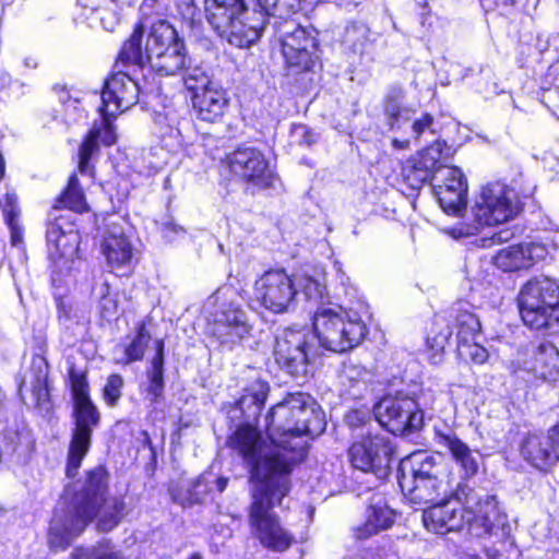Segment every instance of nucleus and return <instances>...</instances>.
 Wrapping results in <instances>:
<instances>
[{"label":"nucleus","mask_w":559,"mask_h":559,"mask_svg":"<svg viewBox=\"0 0 559 559\" xmlns=\"http://www.w3.org/2000/svg\"><path fill=\"white\" fill-rule=\"evenodd\" d=\"M270 386L257 381L237 401L245 423L229 436L227 444L248 467L254 481L249 519L260 543L274 551L286 550L294 540L273 512L290 490L293 466L301 459L302 436L321 435L326 426L318 403L307 393L287 394L265 416L267 438L253 426L265 404Z\"/></svg>","instance_id":"obj_1"},{"label":"nucleus","mask_w":559,"mask_h":559,"mask_svg":"<svg viewBox=\"0 0 559 559\" xmlns=\"http://www.w3.org/2000/svg\"><path fill=\"white\" fill-rule=\"evenodd\" d=\"M107 473L103 467L88 472L83 484L66 488L50 522L48 544L51 549L64 550L96 518L97 527L103 532L120 523L126 511L124 500L107 498Z\"/></svg>","instance_id":"obj_2"},{"label":"nucleus","mask_w":559,"mask_h":559,"mask_svg":"<svg viewBox=\"0 0 559 559\" xmlns=\"http://www.w3.org/2000/svg\"><path fill=\"white\" fill-rule=\"evenodd\" d=\"M301 0H205L206 21L231 46L247 48L275 21L290 20Z\"/></svg>","instance_id":"obj_3"},{"label":"nucleus","mask_w":559,"mask_h":559,"mask_svg":"<svg viewBox=\"0 0 559 559\" xmlns=\"http://www.w3.org/2000/svg\"><path fill=\"white\" fill-rule=\"evenodd\" d=\"M522 210L518 192L508 185L496 181L484 186L472 206V221L452 228L453 237H468L484 226H493L514 218Z\"/></svg>","instance_id":"obj_4"},{"label":"nucleus","mask_w":559,"mask_h":559,"mask_svg":"<svg viewBox=\"0 0 559 559\" xmlns=\"http://www.w3.org/2000/svg\"><path fill=\"white\" fill-rule=\"evenodd\" d=\"M314 338L331 352L344 353L359 345L368 333L357 312H348L338 305L321 307L312 316Z\"/></svg>","instance_id":"obj_5"},{"label":"nucleus","mask_w":559,"mask_h":559,"mask_svg":"<svg viewBox=\"0 0 559 559\" xmlns=\"http://www.w3.org/2000/svg\"><path fill=\"white\" fill-rule=\"evenodd\" d=\"M518 305L526 326L552 329V318H559V283L548 276L530 280L520 290Z\"/></svg>","instance_id":"obj_6"},{"label":"nucleus","mask_w":559,"mask_h":559,"mask_svg":"<svg viewBox=\"0 0 559 559\" xmlns=\"http://www.w3.org/2000/svg\"><path fill=\"white\" fill-rule=\"evenodd\" d=\"M273 32L288 68L296 72L310 71L319 62L318 31L313 26H301L294 20L275 21Z\"/></svg>","instance_id":"obj_7"},{"label":"nucleus","mask_w":559,"mask_h":559,"mask_svg":"<svg viewBox=\"0 0 559 559\" xmlns=\"http://www.w3.org/2000/svg\"><path fill=\"white\" fill-rule=\"evenodd\" d=\"M314 336L308 330L285 329L276 336L274 356L278 366L296 379H306L314 355Z\"/></svg>","instance_id":"obj_8"},{"label":"nucleus","mask_w":559,"mask_h":559,"mask_svg":"<svg viewBox=\"0 0 559 559\" xmlns=\"http://www.w3.org/2000/svg\"><path fill=\"white\" fill-rule=\"evenodd\" d=\"M378 423L392 435H409L424 425V413L415 399L397 393L382 397L373 407Z\"/></svg>","instance_id":"obj_9"},{"label":"nucleus","mask_w":559,"mask_h":559,"mask_svg":"<svg viewBox=\"0 0 559 559\" xmlns=\"http://www.w3.org/2000/svg\"><path fill=\"white\" fill-rule=\"evenodd\" d=\"M393 452L389 437L369 432L352 443L348 459L354 468L383 479L390 474Z\"/></svg>","instance_id":"obj_10"},{"label":"nucleus","mask_w":559,"mask_h":559,"mask_svg":"<svg viewBox=\"0 0 559 559\" xmlns=\"http://www.w3.org/2000/svg\"><path fill=\"white\" fill-rule=\"evenodd\" d=\"M48 257L55 275L68 273L78 253L80 235L69 215H56L47 224Z\"/></svg>","instance_id":"obj_11"},{"label":"nucleus","mask_w":559,"mask_h":559,"mask_svg":"<svg viewBox=\"0 0 559 559\" xmlns=\"http://www.w3.org/2000/svg\"><path fill=\"white\" fill-rule=\"evenodd\" d=\"M51 391L47 358L43 354H35L19 380V395L27 407L34 408L40 416H49L53 409Z\"/></svg>","instance_id":"obj_12"},{"label":"nucleus","mask_w":559,"mask_h":559,"mask_svg":"<svg viewBox=\"0 0 559 559\" xmlns=\"http://www.w3.org/2000/svg\"><path fill=\"white\" fill-rule=\"evenodd\" d=\"M454 151L445 141L436 140L419 151L403 166L404 181L414 190L420 189L425 183L435 181L441 175V169L449 166Z\"/></svg>","instance_id":"obj_13"},{"label":"nucleus","mask_w":559,"mask_h":559,"mask_svg":"<svg viewBox=\"0 0 559 559\" xmlns=\"http://www.w3.org/2000/svg\"><path fill=\"white\" fill-rule=\"evenodd\" d=\"M462 501L471 513V534L481 537L497 534L499 530L504 532L507 515L499 509L496 496L479 492L468 485L459 489Z\"/></svg>","instance_id":"obj_14"},{"label":"nucleus","mask_w":559,"mask_h":559,"mask_svg":"<svg viewBox=\"0 0 559 559\" xmlns=\"http://www.w3.org/2000/svg\"><path fill=\"white\" fill-rule=\"evenodd\" d=\"M254 298L273 313H285L295 308L298 290L284 270L265 272L254 283Z\"/></svg>","instance_id":"obj_15"},{"label":"nucleus","mask_w":559,"mask_h":559,"mask_svg":"<svg viewBox=\"0 0 559 559\" xmlns=\"http://www.w3.org/2000/svg\"><path fill=\"white\" fill-rule=\"evenodd\" d=\"M74 429L68 451L67 475L74 477L90 450L94 428L99 425L100 413L92 400L74 403Z\"/></svg>","instance_id":"obj_16"},{"label":"nucleus","mask_w":559,"mask_h":559,"mask_svg":"<svg viewBox=\"0 0 559 559\" xmlns=\"http://www.w3.org/2000/svg\"><path fill=\"white\" fill-rule=\"evenodd\" d=\"M431 504L423 513V523L428 531L441 535L461 531L465 526L471 531V513L462 501L449 497Z\"/></svg>","instance_id":"obj_17"},{"label":"nucleus","mask_w":559,"mask_h":559,"mask_svg":"<svg viewBox=\"0 0 559 559\" xmlns=\"http://www.w3.org/2000/svg\"><path fill=\"white\" fill-rule=\"evenodd\" d=\"M229 170L258 189L272 186L274 173L264 155L254 147H239L227 156Z\"/></svg>","instance_id":"obj_18"},{"label":"nucleus","mask_w":559,"mask_h":559,"mask_svg":"<svg viewBox=\"0 0 559 559\" xmlns=\"http://www.w3.org/2000/svg\"><path fill=\"white\" fill-rule=\"evenodd\" d=\"M142 92L138 81L129 73L121 70L110 75L104 84L102 91L103 116H116L139 102V95Z\"/></svg>","instance_id":"obj_19"},{"label":"nucleus","mask_w":559,"mask_h":559,"mask_svg":"<svg viewBox=\"0 0 559 559\" xmlns=\"http://www.w3.org/2000/svg\"><path fill=\"white\" fill-rule=\"evenodd\" d=\"M433 192L442 210L451 215H460L467 204V180L461 168L448 166L435 180Z\"/></svg>","instance_id":"obj_20"},{"label":"nucleus","mask_w":559,"mask_h":559,"mask_svg":"<svg viewBox=\"0 0 559 559\" xmlns=\"http://www.w3.org/2000/svg\"><path fill=\"white\" fill-rule=\"evenodd\" d=\"M401 490L404 496L414 504L435 503L440 499L455 497L457 500L462 497L459 489L466 487V483L459 481L455 485L448 477L429 478L419 481H401Z\"/></svg>","instance_id":"obj_21"},{"label":"nucleus","mask_w":559,"mask_h":559,"mask_svg":"<svg viewBox=\"0 0 559 559\" xmlns=\"http://www.w3.org/2000/svg\"><path fill=\"white\" fill-rule=\"evenodd\" d=\"M252 326L248 321L247 313L233 304L228 305L219 313L212 325V334L219 344L228 349L240 345L243 340L251 335Z\"/></svg>","instance_id":"obj_22"},{"label":"nucleus","mask_w":559,"mask_h":559,"mask_svg":"<svg viewBox=\"0 0 559 559\" xmlns=\"http://www.w3.org/2000/svg\"><path fill=\"white\" fill-rule=\"evenodd\" d=\"M448 476L449 468L442 455L426 451H417L402 459L397 471L399 484Z\"/></svg>","instance_id":"obj_23"},{"label":"nucleus","mask_w":559,"mask_h":559,"mask_svg":"<svg viewBox=\"0 0 559 559\" xmlns=\"http://www.w3.org/2000/svg\"><path fill=\"white\" fill-rule=\"evenodd\" d=\"M521 454L538 469H546L559 461V423L546 436L528 435L521 444Z\"/></svg>","instance_id":"obj_24"},{"label":"nucleus","mask_w":559,"mask_h":559,"mask_svg":"<svg viewBox=\"0 0 559 559\" xmlns=\"http://www.w3.org/2000/svg\"><path fill=\"white\" fill-rule=\"evenodd\" d=\"M192 107L200 120L214 123L224 117L229 107V99L226 91L216 84L193 94Z\"/></svg>","instance_id":"obj_25"},{"label":"nucleus","mask_w":559,"mask_h":559,"mask_svg":"<svg viewBox=\"0 0 559 559\" xmlns=\"http://www.w3.org/2000/svg\"><path fill=\"white\" fill-rule=\"evenodd\" d=\"M104 123L100 127H94L79 151V170L81 174H87L91 170L90 159L92 155L98 151L99 143L110 146L116 142V133L112 126L107 121L110 116H103Z\"/></svg>","instance_id":"obj_26"},{"label":"nucleus","mask_w":559,"mask_h":559,"mask_svg":"<svg viewBox=\"0 0 559 559\" xmlns=\"http://www.w3.org/2000/svg\"><path fill=\"white\" fill-rule=\"evenodd\" d=\"M440 443L451 453L455 463L460 466L463 477L469 478L478 472V452H474L455 433L439 435Z\"/></svg>","instance_id":"obj_27"},{"label":"nucleus","mask_w":559,"mask_h":559,"mask_svg":"<svg viewBox=\"0 0 559 559\" xmlns=\"http://www.w3.org/2000/svg\"><path fill=\"white\" fill-rule=\"evenodd\" d=\"M185 43L175 44L169 50L147 59L151 69L160 76L180 75L189 62Z\"/></svg>","instance_id":"obj_28"},{"label":"nucleus","mask_w":559,"mask_h":559,"mask_svg":"<svg viewBox=\"0 0 559 559\" xmlns=\"http://www.w3.org/2000/svg\"><path fill=\"white\" fill-rule=\"evenodd\" d=\"M393 523L394 512L379 498L368 507L366 522L362 526L356 528L355 535L359 539L368 538L389 528Z\"/></svg>","instance_id":"obj_29"},{"label":"nucleus","mask_w":559,"mask_h":559,"mask_svg":"<svg viewBox=\"0 0 559 559\" xmlns=\"http://www.w3.org/2000/svg\"><path fill=\"white\" fill-rule=\"evenodd\" d=\"M295 287L298 296H302L307 302L309 312L314 314L319 308L333 306L330 302V296L324 282L309 275H300L295 278Z\"/></svg>","instance_id":"obj_30"},{"label":"nucleus","mask_w":559,"mask_h":559,"mask_svg":"<svg viewBox=\"0 0 559 559\" xmlns=\"http://www.w3.org/2000/svg\"><path fill=\"white\" fill-rule=\"evenodd\" d=\"M177 31L166 21L154 23L146 37L145 57L150 59L170 49L175 44H180Z\"/></svg>","instance_id":"obj_31"},{"label":"nucleus","mask_w":559,"mask_h":559,"mask_svg":"<svg viewBox=\"0 0 559 559\" xmlns=\"http://www.w3.org/2000/svg\"><path fill=\"white\" fill-rule=\"evenodd\" d=\"M372 377L373 374L368 368L352 359L343 364V369L338 376L342 385L355 399L361 396L362 392L367 390Z\"/></svg>","instance_id":"obj_32"},{"label":"nucleus","mask_w":559,"mask_h":559,"mask_svg":"<svg viewBox=\"0 0 559 559\" xmlns=\"http://www.w3.org/2000/svg\"><path fill=\"white\" fill-rule=\"evenodd\" d=\"M534 372L536 377L556 382L559 380V350L551 343L538 345L534 355Z\"/></svg>","instance_id":"obj_33"},{"label":"nucleus","mask_w":559,"mask_h":559,"mask_svg":"<svg viewBox=\"0 0 559 559\" xmlns=\"http://www.w3.org/2000/svg\"><path fill=\"white\" fill-rule=\"evenodd\" d=\"M4 222L10 230V242L12 247L23 249L24 228L20 223L21 209L17 195L14 192H7L3 201L0 202Z\"/></svg>","instance_id":"obj_34"},{"label":"nucleus","mask_w":559,"mask_h":559,"mask_svg":"<svg viewBox=\"0 0 559 559\" xmlns=\"http://www.w3.org/2000/svg\"><path fill=\"white\" fill-rule=\"evenodd\" d=\"M102 251L111 267H121L130 264L132 246L124 235L109 234L102 243Z\"/></svg>","instance_id":"obj_35"},{"label":"nucleus","mask_w":559,"mask_h":559,"mask_svg":"<svg viewBox=\"0 0 559 559\" xmlns=\"http://www.w3.org/2000/svg\"><path fill=\"white\" fill-rule=\"evenodd\" d=\"M452 325L456 330L457 346L475 341L480 331L479 319L468 309H463L461 305L453 310Z\"/></svg>","instance_id":"obj_36"},{"label":"nucleus","mask_w":559,"mask_h":559,"mask_svg":"<svg viewBox=\"0 0 559 559\" xmlns=\"http://www.w3.org/2000/svg\"><path fill=\"white\" fill-rule=\"evenodd\" d=\"M404 91L400 86H393L385 96L384 114L388 124L392 130L402 129L411 120L412 111L402 106Z\"/></svg>","instance_id":"obj_37"},{"label":"nucleus","mask_w":559,"mask_h":559,"mask_svg":"<svg viewBox=\"0 0 559 559\" xmlns=\"http://www.w3.org/2000/svg\"><path fill=\"white\" fill-rule=\"evenodd\" d=\"M144 35V28L141 24H138L128 40L124 41L119 57L118 62L127 66L133 64L142 69L147 59L145 57V48L142 47V40Z\"/></svg>","instance_id":"obj_38"},{"label":"nucleus","mask_w":559,"mask_h":559,"mask_svg":"<svg viewBox=\"0 0 559 559\" xmlns=\"http://www.w3.org/2000/svg\"><path fill=\"white\" fill-rule=\"evenodd\" d=\"M155 356L151 361V367L147 370L148 386L147 394L152 403H156L163 395L164 383V342L162 340L155 341Z\"/></svg>","instance_id":"obj_39"},{"label":"nucleus","mask_w":559,"mask_h":559,"mask_svg":"<svg viewBox=\"0 0 559 559\" xmlns=\"http://www.w3.org/2000/svg\"><path fill=\"white\" fill-rule=\"evenodd\" d=\"M369 35L370 31L365 23L353 22L345 28L343 45L350 52L362 56L372 46Z\"/></svg>","instance_id":"obj_40"},{"label":"nucleus","mask_w":559,"mask_h":559,"mask_svg":"<svg viewBox=\"0 0 559 559\" xmlns=\"http://www.w3.org/2000/svg\"><path fill=\"white\" fill-rule=\"evenodd\" d=\"M209 490L207 477L206 475H201L188 484L185 490L178 487H171L170 495L175 502L186 507L202 502Z\"/></svg>","instance_id":"obj_41"},{"label":"nucleus","mask_w":559,"mask_h":559,"mask_svg":"<svg viewBox=\"0 0 559 559\" xmlns=\"http://www.w3.org/2000/svg\"><path fill=\"white\" fill-rule=\"evenodd\" d=\"M69 209L70 211L80 213L86 209L84 192L80 187L79 179L75 175L69 178L68 186L61 195L57 199L53 210Z\"/></svg>","instance_id":"obj_42"},{"label":"nucleus","mask_w":559,"mask_h":559,"mask_svg":"<svg viewBox=\"0 0 559 559\" xmlns=\"http://www.w3.org/2000/svg\"><path fill=\"white\" fill-rule=\"evenodd\" d=\"M522 243L501 249L493 258L497 267L504 272L527 269V259L524 257Z\"/></svg>","instance_id":"obj_43"},{"label":"nucleus","mask_w":559,"mask_h":559,"mask_svg":"<svg viewBox=\"0 0 559 559\" xmlns=\"http://www.w3.org/2000/svg\"><path fill=\"white\" fill-rule=\"evenodd\" d=\"M180 75L187 90L193 92V94L201 93L202 91H205V88L217 84L212 81L211 75L205 68L201 66H192L190 60Z\"/></svg>","instance_id":"obj_44"},{"label":"nucleus","mask_w":559,"mask_h":559,"mask_svg":"<svg viewBox=\"0 0 559 559\" xmlns=\"http://www.w3.org/2000/svg\"><path fill=\"white\" fill-rule=\"evenodd\" d=\"M452 334L453 331L450 324H445L444 322L440 321H437L435 323V328L431 330L430 334L427 337V346L430 350L435 353L431 356V359H433V364L440 361L441 353L444 350Z\"/></svg>","instance_id":"obj_45"},{"label":"nucleus","mask_w":559,"mask_h":559,"mask_svg":"<svg viewBox=\"0 0 559 559\" xmlns=\"http://www.w3.org/2000/svg\"><path fill=\"white\" fill-rule=\"evenodd\" d=\"M151 340V335L147 332L145 324L141 323L138 326V332L135 337L131 341V343L126 347L124 354L127 357V362H133L141 360L144 356L145 348Z\"/></svg>","instance_id":"obj_46"},{"label":"nucleus","mask_w":559,"mask_h":559,"mask_svg":"<svg viewBox=\"0 0 559 559\" xmlns=\"http://www.w3.org/2000/svg\"><path fill=\"white\" fill-rule=\"evenodd\" d=\"M409 123L411 138L419 142L421 138L435 135V118L430 114H421L419 117H412Z\"/></svg>","instance_id":"obj_47"},{"label":"nucleus","mask_w":559,"mask_h":559,"mask_svg":"<svg viewBox=\"0 0 559 559\" xmlns=\"http://www.w3.org/2000/svg\"><path fill=\"white\" fill-rule=\"evenodd\" d=\"M72 559H123L110 545H99L93 549H75Z\"/></svg>","instance_id":"obj_48"},{"label":"nucleus","mask_w":559,"mask_h":559,"mask_svg":"<svg viewBox=\"0 0 559 559\" xmlns=\"http://www.w3.org/2000/svg\"><path fill=\"white\" fill-rule=\"evenodd\" d=\"M100 299L98 302L99 313L103 319L110 320L118 312V300L115 295L111 294L109 284L104 282L99 288Z\"/></svg>","instance_id":"obj_49"},{"label":"nucleus","mask_w":559,"mask_h":559,"mask_svg":"<svg viewBox=\"0 0 559 559\" xmlns=\"http://www.w3.org/2000/svg\"><path fill=\"white\" fill-rule=\"evenodd\" d=\"M69 380L74 403L91 400L88 382L84 373L72 368L69 371Z\"/></svg>","instance_id":"obj_50"},{"label":"nucleus","mask_w":559,"mask_h":559,"mask_svg":"<svg viewBox=\"0 0 559 559\" xmlns=\"http://www.w3.org/2000/svg\"><path fill=\"white\" fill-rule=\"evenodd\" d=\"M122 386L123 379L120 374L114 373L108 377L107 382L103 389V397L109 406L114 407L117 405L121 397Z\"/></svg>","instance_id":"obj_51"},{"label":"nucleus","mask_w":559,"mask_h":559,"mask_svg":"<svg viewBox=\"0 0 559 559\" xmlns=\"http://www.w3.org/2000/svg\"><path fill=\"white\" fill-rule=\"evenodd\" d=\"M459 352L461 355L468 356L475 364H484L488 359V352L475 341L467 344H461Z\"/></svg>","instance_id":"obj_52"},{"label":"nucleus","mask_w":559,"mask_h":559,"mask_svg":"<svg viewBox=\"0 0 559 559\" xmlns=\"http://www.w3.org/2000/svg\"><path fill=\"white\" fill-rule=\"evenodd\" d=\"M157 224L162 237L168 242L176 240L185 234V229L174 223L170 218H166Z\"/></svg>","instance_id":"obj_53"},{"label":"nucleus","mask_w":559,"mask_h":559,"mask_svg":"<svg viewBox=\"0 0 559 559\" xmlns=\"http://www.w3.org/2000/svg\"><path fill=\"white\" fill-rule=\"evenodd\" d=\"M292 140L298 145L310 146L314 138L310 129L305 124H294L290 131Z\"/></svg>","instance_id":"obj_54"},{"label":"nucleus","mask_w":559,"mask_h":559,"mask_svg":"<svg viewBox=\"0 0 559 559\" xmlns=\"http://www.w3.org/2000/svg\"><path fill=\"white\" fill-rule=\"evenodd\" d=\"M523 252L527 259V267L534 264L536 261L544 259L546 255V249L544 246L535 242L522 243Z\"/></svg>","instance_id":"obj_55"},{"label":"nucleus","mask_w":559,"mask_h":559,"mask_svg":"<svg viewBox=\"0 0 559 559\" xmlns=\"http://www.w3.org/2000/svg\"><path fill=\"white\" fill-rule=\"evenodd\" d=\"M337 280L340 284L344 287V294L349 297H354L356 294L355 287L349 283V277L346 276L344 272L338 267L337 269Z\"/></svg>","instance_id":"obj_56"},{"label":"nucleus","mask_w":559,"mask_h":559,"mask_svg":"<svg viewBox=\"0 0 559 559\" xmlns=\"http://www.w3.org/2000/svg\"><path fill=\"white\" fill-rule=\"evenodd\" d=\"M366 413L361 411H352L346 415V421L349 426L357 427L365 421Z\"/></svg>","instance_id":"obj_57"},{"label":"nucleus","mask_w":559,"mask_h":559,"mask_svg":"<svg viewBox=\"0 0 559 559\" xmlns=\"http://www.w3.org/2000/svg\"><path fill=\"white\" fill-rule=\"evenodd\" d=\"M57 307L59 319L69 320L71 318V307L66 305L63 300H59Z\"/></svg>","instance_id":"obj_58"},{"label":"nucleus","mask_w":559,"mask_h":559,"mask_svg":"<svg viewBox=\"0 0 559 559\" xmlns=\"http://www.w3.org/2000/svg\"><path fill=\"white\" fill-rule=\"evenodd\" d=\"M140 441L142 442L143 447H147L151 450L153 456H155V448L147 431H141Z\"/></svg>","instance_id":"obj_59"},{"label":"nucleus","mask_w":559,"mask_h":559,"mask_svg":"<svg viewBox=\"0 0 559 559\" xmlns=\"http://www.w3.org/2000/svg\"><path fill=\"white\" fill-rule=\"evenodd\" d=\"M76 4L85 10H91L92 12L98 9L96 0H76Z\"/></svg>","instance_id":"obj_60"},{"label":"nucleus","mask_w":559,"mask_h":559,"mask_svg":"<svg viewBox=\"0 0 559 559\" xmlns=\"http://www.w3.org/2000/svg\"><path fill=\"white\" fill-rule=\"evenodd\" d=\"M511 233L509 230H500L496 233L491 238L493 242H503L509 240Z\"/></svg>","instance_id":"obj_61"},{"label":"nucleus","mask_w":559,"mask_h":559,"mask_svg":"<svg viewBox=\"0 0 559 559\" xmlns=\"http://www.w3.org/2000/svg\"><path fill=\"white\" fill-rule=\"evenodd\" d=\"M409 142H411L409 139H404V140L393 139L392 145L397 150H405V148H408Z\"/></svg>","instance_id":"obj_62"},{"label":"nucleus","mask_w":559,"mask_h":559,"mask_svg":"<svg viewBox=\"0 0 559 559\" xmlns=\"http://www.w3.org/2000/svg\"><path fill=\"white\" fill-rule=\"evenodd\" d=\"M227 484H228V478L227 477H218L216 479V481H215L216 489L219 492H223L226 489Z\"/></svg>","instance_id":"obj_63"},{"label":"nucleus","mask_w":559,"mask_h":559,"mask_svg":"<svg viewBox=\"0 0 559 559\" xmlns=\"http://www.w3.org/2000/svg\"><path fill=\"white\" fill-rule=\"evenodd\" d=\"M496 7H508L513 5L515 0H491Z\"/></svg>","instance_id":"obj_64"}]
</instances>
